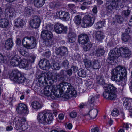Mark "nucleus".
<instances>
[{
    "mask_svg": "<svg viewBox=\"0 0 132 132\" xmlns=\"http://www.w3.org/2000/svg\"><path fill=\"white\" fill-rule=\"evenodd\" d=\"M69 64L68 61L65 60L62 63V66L65 69L68 68V67Z\"/></svg>",
    "mask_w": 132,
    "mask_h": 132,
    "instance_id": "nucleus-48",
    "label": "nucleus"
},
{
    "mask_svg": "<svg viewBox=\"0 0 132 132\" xmlns=\"http://www.w3.org/2000/svg\"><path fill=\"white\" fill-rule=\"evenodd\" d=\"M67 74L69 76H71L72 73V71L71 69L67 70L65 71Z\"/></svg>",
    "mask_w": 132,
    "mask_h": 132,
    "instance_id": "nucleus-52",
    "label": "nucleus"
},
{
    "mask_svg": "<svg viewBox=\"0 0 132 132\" xmlns=\"http://www.w3.org/2000/svg\"><path fill=\"white\" fill-rule=\"evenodd\" d=\"M72 71H73V72L75 73L78 70V68L76 66H72L71 68Z\"/></svg>",
    "mask_w": 132,
    "mask_h": 132,
    "instance_id": "nucleus-51",
    "label": "nucleus"
},
{
    "mask_svg": "<svg viewBox=\"0 0 132 132\" xmlns=\"http://www.w3.org/2000/svg\"><path fill=\"white\" fill-rule=\"evenodd\" d=\"M89 39L88 36L86 34H81L78 36V42L79 44H84L87 43Z\"/></svg>",
    "mask_w": 132,
    "mask_h": 132,
    "instance_id": "nucleus-19",
    "label": "nucleus"
},
{
    "mask_svg": "<svg viewBox=\"0 0 132 132\" xmlns=\"http://www.w3.org/2000/svg\"><path fill=\"white\" fill-rule=\"evenodd\" d=\"M48 78L47 73L45 72L42 73L40 75L38 76V81L43 84L45 83L47 84L48 81H47V78Z\"/></svg>",
    "mask_w": 132,
    "mask_h": 132,
    "instance_id": "nucleus-20",
    "label": "nucleus"
},
{
    "mask_svg": "<svg viewBox=\"0 0 132 132\" xmlns=\"http://www.w3.org/2000/svg\"><path fill=\"white\" fill-rule=\"evenodd\" d=\"M124 106L127 109L132 110V99L127 98L123 102Z\"/></svg>",
    "mask_w": 132,
    "mask_h": 132,
    "instance_id": "nucleus-21",
    "label": "nucleus"
},
{
    "mask_svg": "<svg viewBox=\"0 0 132 132\" xmlns=\"http://www.w3.org/2000/svg\"><path fill=\"white\" fill-rule=\"evenodd\" d=\"M85 63V67L87 68H90L92 66L91 62L90 61L87 59H85L83 60Z\"/></svg>",
    "mask_w": 132,
    "mask_h": 132,
    "instance_id": "nucleus-36",
    "label": "nucleus"
},
{
    "mask_svg": "<svg viewBox=\"0 0 132 132\" xmlns=\"http://www.w3.org/2000/svg\"><path fill=\"white\" fill-rule=\"evenodd\" d=\"M31 105L33 108L37 110L41 108L42 107L41 104L36 101H35L32 102L31 104Z\"/></svg>",
    "mask_w": 132,
    "mask_h": 132,
    "instance_id": "nucleus-28",
    "label": "nucleus"
},
{
    "mask_svg": "<svg viewBox=\"0 0 132 132\" xmlns=\"http://www.w3.org/2000/svg\"><path fill=\"white\" fill-rule=\"evenodd\" d=\"M53 36V34L50 31L44 30L42 31L41 37L44 40L46 44L49 45H51L52 44Z\"/></svg>",
    "mask_w": 132,
    "mask_h": 132,
    "instance_id": "nucleus-10",
    "label": "nucleus"
},
{
    "mask_svg": "<svg viewBox=\"0 0 132 132\" xmlns=\"http://www.w3.org/2000/svg\"><path fill=\"white\" fill-rule=\"evenodd\" d=\"M123 20V18L120 15H117L116 16V21L120 24L122 23Z\"/></svg>",
    "mask_w": 132,
    "mask_h": 132,
    "instance_id": "nucleus-40",
    "label": "nucleus"
},
{
    "mask_svg": "<svg viewBox=\"0 0 132 132\" xmlns=\"http://www.w3.org/2000/svg\"><path fill=\"white\" fill-rule=\"evenodd\" d=\"M96 16L95 14L94 15L91 14V15L85 16L83 18L82 26L83 27L86 28L92 26L94 23L95 19Z\"/></svg>",
    "mask_w": 132,
    "mask_h": 132,
    "instance_id": "nucleus-9",
    "label": "nucleus"
},
{
    "mask_svg": "<svg viewBox=\"0 0 132 132\" xmlns=\"http://www.w3.org/2000/svg\"><path fill=\"white\" fill-rule=\"evenodd\" d=\"M80 57V55L77 53L75 54L74 57L76 60H79V59Z\"/></svg>",
    "mask_w": 132,
    "mask_h": 132,
    "instance_id": "nucleus-62",
    "label": "nucleus"
},
{
    "mask_svg": "<svg viewBox=\"0 0 132 132\" xmlns=\"http://www.w3.org/2000/svg\"><path fill=\"white\" fill-rule=\"evenodd\" d=\"M40 68L43 70H48L50 67V64L47 60L44 59H41L38 63Z\"/></svg>",
    "mask_w": 132,
    "mask_h": 132,
    "instance_id": "nucleus-13",
    "label": "nucleus"
},
{
    "mask_svg": "<svg viewBox=\"0 0 132 132\" xmlns=\"http://www.w3.org/2000/svg\"><path fill=\"white\" fill-rule=\"evenodd\" d=\"M78 75L80 77H85L86 76V73L85 71L82 68L79 69L77 72Z\"/></svg>",
    "mask_w": 132,
    "mask_h": 132,
    "instance_id": "nucleus-31",
    "label": "nucleus"
},
{
    "mask_svg": "<svg viewBox=\"0 0 132 132\" xmlns=\"http://www.w3.org/2000/svg\"><path fill=\"white\" fill-rule=\"evenodd\" d=\"M92 11L94 13V15L95 14L96 15V13L97 11V7L96 6L94 7L92 9Z\"/></svg>",
    "mask_w": 132,
    "mask_h": 132,
    "instance_id": "nucleus-56",
    "label": "nucleus"
},
{
    "mask_svg": "<svg viewBox=\"0 0 132 132\" xmlns=\"http://www.w3.org/2000/svg\"><path fill=\"white\" fill-rule=\"evenodd\" d=\"M105 91L103 94L104 97L106 99L114 100L116 98V88L113 84L107 85L105 86Z\"/></svg>",
    "mask_w": 132,
    "mask_h": 132,
    "instance_id": "nucleus-4",
    "label": "nucleus"
},
{
    "mask_svg": "<svg viewBox=\"0 0 132 132\" xmlns=\"http://www.w3.org/2000/svg\"><path fill=\"white\" fill-rule=\"evenodd\" d=\"M57 16L63 21L68 20L70 17V15L68 13L64 11H60L56 13Z\"/></svg>",
    "mask_w": 132,
    "mask_h": 132,
    "instance_id": "nucleus-18",
    "label": "nucleus"
},
{
    "mask_svg": "<svg viewBox=\"0 0 132 132\" xmlns=\"http://www.w3.org/2000/svg\"><path fill=\"white\" fill-rule=\"evenodd\" d=\"M16 126H18V128L17 129H22V130H25L28 128L27 124H16Z\"/></svg>",
    "mask_w": 132,
    "mask_h": 132,
    "instance_id": "nucleus-39",
    "label": "nucleus"
},
{
    "mask_svg": "<svg viewBox=\"0 0 132 132\" xmlns=\"http://www.w3.org/2000/svg\"><path fill=\"white\" fill-rule=\"evenodd\" d=\"M27 52L22 48H20L16 50L14 52L15 55L11 60L10 64L13 66H19L21 61V55L26 56Z\"/></svg>",
    "mask_w": 132,
    "mask_h": 132,
    "instance_id": "nucleus-5",
    "label": "nucleus"
},
{
    "mask_svg": "<svg viewBox=\"0 0 132 132\" xmlns=\"http://www.w3.org/2000/svg\"><path fill=\"white\" fill-rule=\"evenodd\" d=\"M59 77L61 80L63 81H64L66 79L67 75H65L64 76H61Z\"/></svg>",
    "mask_w": 132,
    "mask_h": 132,
    "instance_id": "nucleus-57",
    "label": "nucleus"
},
{
    "mask_svg": "<svg viewBox=\"0 0 132 132\" xmlns=\"http://www.w3.org/2000/svg\"><path fill=\"white\" fill-rule=\"evenodd\" d=\"M119 114V111L116 108L114 109L112 111L111 114L114 116H117Z\"/></svg>",
    "mask_w": 132,
    "mask_h": 132,
    "instance_id": "nucleus-46",
    "label": "nucleus"
},
{
    "mask_svg": "<svg viewBox=\"0 0 132 132\" xmlns=\"http://www.w3.org/2000/svg\"><path fill=\"white\" fill-rule=\"evenodd\" d=\"M46 27L47 30L50 31L53 29L52 25L50 24L47 25Z\"/></svg>",
    "mask_w": 132,
    "mask_h": 132,
    "instance_id": "nucleus-55",
    "label": "nucleus"
},
{
    "mask_svg": "<svg viewBox=\"0 0 132 132\" xmlns=\"http://www.w3.org/2000/svg\"><path fill=\"white\" fill-rule=\"evenodd\" d=\"M41 20L40 16H35L29 22V24L31 27L34 28L36 29L40 26Z\"/></svg>",
    "mask_w": 132,
    "mask_h": 132,
    "instance_id": "nucleus-12",
    "label": "nucleus"
},
{
    "mask_svg": "<svg viewBox=\"0 0 132 132\" xmlns=\"http://www.w3.org/2000/svg\"><path fill=\"white\" fill-rule=\"evenodd\" d=\"M131 55V51L127 47L115 48L110 51L108 59L111 61L117 58L120 56L124 58L129 59Z\"/></svg>",
    "mask_w": 132,
    "mask_h": 132,
    "instance_id": "nucleus-3",
    "label": "nucleus"
},
{
    "mask_svg": "<svg viewBox=\"0 0 132 132\" xmlns=\"http://www.w3.org/2000/svg\"><path fill=\"white\" fill-rule=\"evenodd\" d=\"M53 68L56 70H58L60 68V66L59 64L57 63H53Z\"/></svg>",
    "mask_w": 132,
    "mask_h": 132,
    "instance_id": "nucleus-50",
    "label": "nucleus"
},
{
    "mask_svg": "<svg viewBox=\"0 0 132 132\" xmlns=\"http://www.w3.org/2000/svg\"><path fill=\"white\" fill-rule=\"evenodd\" d=\"M24 24V21L21 18H18L15 20L14 25L18 28L22 27Z\"/></svg>",
    "mask_w": 132,
    "mask_h": 132,
    "instance_id": "nucleus-23",
    "label": "nucleus"
},
{
    "mask_svg": "<svg viewBox=\"0 0 132 132\" xmlns=\"http://www.w3.org/2000/svg\"><path fill=\"white\" fill-rule=\"evenodd\" d=\"M68 7L70 9H72L75 7V5L73 4H69L68 5Z\"/></svg>",
    "mask_w": 132,
    "mask_h": 132,
    "instance_id": "nucleus-63",
    "label": "nucleus"
},
{
    "mask_svg": "<svg viewBox=\"0 0 132 132\" xmlns=\"http://www.w3.org/2000/svg\"><path fill=\"white\" fill-rule=\"evenodd\" d=\"M5 15L6 18L10 19H13L15 16V13L13 8H10L9 9H6L5 10Z\"/></svg>",
    "mask_w": 132,
    "mask_h": 132,
    "instance_id": "nucleus-17",
    "label": "nucleus"
},
{
    "mask_svg": "<svg viewBox=\"0 0 132 132\" xmlns=\"http://www.w3.org/2000/svg\"><path fill=\"white\" fill-rule=\"evenodd\" d=\"M49 5V7L50 8L53 9L55 8L58 6L57 2L54 1L50 2Z\"/></svg>",
    "mask_w": 132,
    "mask_h": 132,
    "instance_id": "nucleus-45",
    "label": "nucleus"
},
{
    "mask_svg": "<svg viewBox=\"0 0 132 132\" xmlns=\"http://www.w3.org/2000/svg\"><path fill=\"white\" fill-rule=\"evenodd\" d=\"M37 119L39 122L42 123L50 124L52 123L53 120L52 114L48 112L45 113H39Z\"/></svg>",
    "mask_w": 132,
    "mask_h": 132,
    "instance_id": "nucleus-8",
    "label": "nucleus"
},
{
    "mask_svg": "<svg viewBox=\"0 0 132 132\" xmlns=\"http://www.w3.org/2000/svg\"><path fill=\"white\" fill-rule=\"evenodd\" d=\"M130 12V10L127 9V10H123L121 12V14L122 16L127 17L129 15Z\"/></svg>",
    "mask_w": 132,
    "mask_h": 132,
    "instance_id": "nucleus-41",
    "label": "nucleus"
},
{
    "mask_svg": "<svg viewBox=\"0 0 132 132\" xmlns=\"http://www.w3.org/2000/svg\"><path fill=\"white\" fill-rule=\"evenodd\" d=\"M70 115L71 117L75 118L77 116V113L76 112L72 111L70 113Z\"/></svg>",
    "mask_w": 132,
    "mask_h": 132,
    "instance_id": "nucleus-53",
    "label": "nucleus"
},
{
    "mask_svg": "<svg viewBox=\"0 0 132 132\" xmlns=\"http://www.w3.org/2000/svg\"><path fill=\"white\" fill-rule=\"evenodd\" d=\"M126 74L125 68L122 66L117 67L111 71V79L113 81L120 82L119 88L121 92L123 90L126 84L125 82L122 81Z\"/></svg>",
    "mask_w": 132,
    "mask_h": 132,
    "instance_id": "nucleus-2",
    "label": "nucleus"
},
{
    "mask_svg": "<svg viewBox=\"0 0 132 132\" xmlns=\"http://www.w3.org/2000/svg\"><path fill=\"white\" fill-rule=\"evenodd\" d=\"M99 131V129L98 128L96 127L94 129H91L92 132H98Z\"/></svg>",
    "mask_w": 132,
    "mask_h": 132,
    "instance_id": "nucleus-59",
    "label": "nucleus"
},
{
    "mask_svg": "<svg viewBox=\"0 0 132 132\" xmlns=\"http://www.w3.org/2000/svg\"><path fill=\"white\" fill-rule=\"evenodd\" d=\"M51 53L49 51L45 52V55L47 58L49 57Z\"/></svg>",
    "mask_w": 132,
    "mask_h": 132,
    "instance_id": "nucleus-58",
    "label": "nucleus"
},
{
    "mask_svg": "<svg viewBox=\"0 0 132 132\" xmlns=\"http://www.w3.org/2000/svg\"><path fill=\"white\" fill-rule=\"evenodd\" d=\"M45 1L46 0H34V5L37 7H41L45 3Z\"/></svg>",
    "mask_w": 132,
    "mask_h": 132,
    "instance_id": "nucleus-26",
    "label": "nucleus"
},
{
    "mask_svg": "<svg viewBox=\"0 0 132 132\" xmlns=\"http://www.w3.org/2000/svg\"><path fill=\"white\" fill-rule=\"evenodd\" d=\"M73 21L76 24L78 25L80 24L81 21V16L79 15L75 16L74 18Z\"/></svg>",
    "mask_w": 132,
    "mask_h": 132,
    "instance_id": "nucleus-34",
    "label": "nucleus"
},
{
    "mask_svg": "<svg viewBox=\"0 0 132 132\" xmlns=\"http://www.w3.org/2000/svg\"><path fill=\"white\" fill-rule=\"evenodd\" d=\"M13 129L12 127L11 126H9L7 127L6 128V130L7 131H10Z\"/></svg>",
    "mask_w": 132,
    "mask_h": 132,
    "instance_id": "nucleus-60",
    "label": "nucleus"
},
{
    "mask_svg": "<svg viewBox=\"0 0 132 132\" xmlns=\"http://www.w3.org/2000/svg\"><path fill=\"white\" fill-rule=\"evenodd\" d=\"M105 22L103 21H99L98 22L97 25L99 29L103 27V26H104V24H105Z\"/></svg>",
    "mask_w": 132,
    "mask_h": 132,
    "instance_id": "nucleus-49",
    "label": "nucleus"
},
{
    "mask_svg": "<svg viewBox=\"0 0 132 132\" xmlns=\"http://www.w3.org/2000/svg\"><path fill=\"white\" fill-rule=\"evenodd\" d=\"M16 111L19 114L24 113L27 114L29 112L28 108L27 106L22 103L19 104L16 109Z\"/></svg>",
    "mask_w": 132,
    "mask_h": 132,
    "instance_id": "nucleus-14",
    "label": "nucleus"
},
{
    "mask_svg": "<svg viewBox=\"0 0 132 132\" xmlns=\"http://www.w3.org/2000/svg\"><path fill=\"white\" fill-rule=\"evenodd\" d=\"M95 37L98 40H102L104 37L103 32L101 31H97L95 34Z\"/></svg>",
    "mask_w": 132,
    "mask_h": 132,
    "instance_id": "nucleus-29",
    "label": "nucleus"
},
{
    "mask_svg": "<svg viewBox=\"0 0 132 132\" xmlns=\"http://www.w3.org/2000/svg\"><path fill=\"white\" fill-rule=\"evenodd\" d=\"M98 97V96H91L90 98L89 99L88 102L90 104H94L96 99Z\"/></svg>",
    "mask_w": 132,
    "mask_h": 132,
    "instance_id": "nucleus-37",
    "label": "nucleus"
},
{
    "mask_svg": "<svg viewBox=\"0 0 132 132\" xmlns=\"http://www.w3.org/2000/svg\"><path fill=\"white\" fill-rule=\"evenodd\" d=\"M24 11L26 14L30 15L32 12L31 8L30 7H26L24 10Z\"/></svg>",
    "mask_w": 132,
    "mask_h": 132,
    "instance_id": "nucleus-44",
    "label": "nucleus"
},
{
    "mask_svg": "<svg viewBox=\"0 0 132 132\" xmlns=\"http://www.w3.org/2000/svg\"><path fill=\"white\" fill-rule=\"evenodd\" d=\"M64 70H61L60 72L59 73V76H63L64 75Z\"/></svg>",
    "mask_w": 132,
    "mask_h": 132,
    "instance_id": "nucleus-61",
    "label": "nucleus"
},
{
    "mask_svg": "<svg viewBox=\"0 0 132 132\" xmlns=\"http://www.w3.org/2000/svg\"><path fill=\"white\" fill-rule=\"evenodd\" d=\"M96 52L98 56H100L104 54L105 50L103 48H100L97 49L96 50Z\"/></svg>",
    "mask_w": 132,
    "mask_h": 132,
    "instance_id": "nucleus-32",
    "label": "nucleus"
},
{
    "mask_svg": "<svg viewBox=\"0 0 132 132\" xmlns=\"http://www.w3.org/2000/svg\"><path fill=\"white\" fill-rule=\"evenodd\" d=\"M85 84L87 89H89L92 88L93 83L92 81L88 80L86 81Z\"/></svg>",
    "mask_w": 132,
    "mask_h": 132,
    "instance_id": "nucleus-42",
    "label": "nucleus"
},
{
    "mask_svg": "<svg viewBox=\"0 0 132 132\" xmlns=\"http://www.w3.org/2000/svg\"><path fill=\"white\" fill-rule=\"evenodd\" d=\"M33 89L34 90L38 91L40 90V87L38 86V84H36L35 86H33Z\"/></svg>",
    "mask_w": 132,
    "mask_h": 132,
    "instance_id": "nucleus-54",
    "label": "nucleus"
},
{
    "mask_svg": "<svg viewBox=\"0 0 132 132\" xmlns=\"http://www.w3.org/2000/svg\"><path fill=\"white\" fill-rule=\"evenodd\" d=\"M91 111V115L90 116L91 118L93 119L95 118L97 116L98 112L97 109H94L90 110L89 113Z\"/></svg>",
    "mask_w": 132,
    "mask_h": 132,
    "instance_id": "nucleus-33",
    "label": "nucleus"
},
{
    "mask_svg": "<svg viewBox=\"0 0 132 132\" xmlns=\"http://www.w3.org/2000/svg\"><path fill=\"white\" fill-rule=\"evenodd\" d=\"M44 94L47 96H50L52 99H55L56 97H59L60 94L62 96L63 93H65L64 97L67 99L70 98L73 96H75L77 92L73 87L70 83L63 82L59 85L52 87V89L50 86L45 87L44 90Z\"/></svg>",
    "mask_w": 132,
    "mask_h": 132,
    "instance_id": "nucleus-1",
    "label": "nucleus"
},
{
    "mask_svg": "<svg viewBox=\"0 0 132 132\" xmlns=\"http://www.w3.org/2000/svg\"><path fill=\"white\" fill-rule=\"evenodd\" d=\"M6 59V57L4 56L2 54L0 53V64L4 63Z\"/></svg>",
    "mask_w": 132,
    "mask_h": 132,
    "instance_id": "nucleus-47",
    "label": "nucleus"
},
{
    "mask_svg": "<svg viewBox=\"0 0 132 132\" xmlns=\"http://www.w3.org/2000/svg\"><path fill=\"white\" fill-rule=\"evenodd\" d=\"M9 24L8 20L5 19H0V27L2 28H5L7 27Z\"/></svg>",
    "mask_w": 132,
    "mask_h": 132,
    "instance_id": "nucleus-27",
    "label": "nucleus"
},
{
    "mask_svg": "<svg viewBox=\"0 0 132 132\" xmlns=\"http://www.w3.org/2000/svg\"><path fill=\"white\" fill-rule=\"evenodd\" d=\"M37 42L33 36H26L22 40L23 46L27 49H32L36 47Z\"/></svg>",
    "mask_w": 132,
    "mask_h": 132,
    "instance_id": "nucleus-7",
    "label": "nucleus"
},
{
    "mask_svg": "<svg viewBox=\"0 0 132 132\" xmlns=\"http://www.w3.org/2000/svg\"><path fill=\"white\" fill-rule=\"evenodd\" d=\"M35 58V56H31L30 57V60L31 61V62H34Z\"/></svg>",
    "mask_w": 132,
    "mask_h": 132,
    "instance_id": "nucleus-64",
    "label": "nucleus"
},
{
    "mask_svg": "<svg viewBox=\"0 0 132 132\" xmlns=\"http://www.w3.org/2000/svg\"><path fill=\"white\" fill-rule=\"evenodd\" d=\"M68 41L70 43L74 42L76 40V35L73 32L70 31L68 34Z\"/></svg>",
    "mask_w": 132,
    "mask_h": 132,
    "instance_id": "nucleus-22",
    "label": "nucleus"
},
{
    "mask_svg": "<svg viewBox=\"0 0 132 132\" xmlns=\"http://www.w3.org/2000/svg\"><path fill=\"white\" fill-rule=\"evenodd\" d=\"M13 45L12 39L10 38L6 41L5 45V48L7 50H9L12 48Z\"/></svg>",
    "mask_w": 132,
    "mask_h": 132,
    "instance_id": "nucleus-24",
    "label": "nucleus"
},
{
    "mask_svg": "<svg viewBox=\"0 0 132 132\" xmlns=\"http://www.w3.org/2000/svg\"><path fill=\"white\" fill-rule=\"evenodd\" d=\"M9 77L12 81L18 84L23 83L26 80L24 76L22 75L18 70H15L12 71L10 74Z\"/></svg>",
    "mask_w": 132,
    "mask_h": 132,
    "instance_id": "nucleus-6",
    "label": "nucleus"
},
{
    "mask_svg": "<svg viewBox=\"0 0 132 132\" xmlns=\"http://www.w3.org/2000/svg\"><path fill=\"white\" fill-rule=\"evenodd\" d=\"M96 81L100 85H103L105 83V80L101 75L97 76L96 79Z\"/></svg>",
    "mask_w": 132,
    "mask_h": 132,
    "instance_id": "nucleus-30",
    "label": "nucleus"
},
{
    "mask_svg": "<svg viewBox=\"0 0 132 132\" xmlns=\"http://www.w3.org/2000/svg\"><path fill=\"white\" fill-rule=\"evenodd\" d=\"M55 52L57 55H60L61 56L65 55L68 53L67 48L64 46L56 47Z\"/></svg>",
    "mask_w": 132,
    "mask_h": 132,
    "instance_id": "nucleus-15",
    "label": "nucleus"
},
{
    "mask_svg": "<svg viewBox=\"0 0 132 132\" xmlns=\"http://www.w3.org/2000/svg\"><path fill=\"white\" fill-rule=\"evenodd\" d=\"M130 38V36L128 34L124 33L122 34V40L127 42Z\"/></svg>",
    "mask_w": 132,
    "mask_h": 132,
    "instance_id": "nucleus-38",
    "label": "nucleus"
},
{
    "mask_svg": "<svg viewBox=\"0 0 132 132\" xmlns=\"http://www.w3.org/2000/svg\"><path fill=\"white\" fill-rule=\"evenodd\" d=\"M29 62L26 59H21V61L20 62L19 64V67L20 68H28L29 66Z\"/></svg>",
    "mask_w": 132,
    "mask_h": 132,
    "instance_id": "nucleus-25",
    "label": "nucleus"
},
{
    "mask_svg": "<svg viewBox=\"0 0 132 132\" xmlns=\"http://www.w3.org/2000/svg\"><path fill=\"white\" fill-rule=\"evenodd\" d=\"M99 62L97 60H95L93 62V69H97L100 68Z\"/></svg>",
    "mask_w": 132,
    "mask_h": 132,
    "instance_id": "nucleus-35",
    "label": "nucleus"
},
{
    "mask_svg": "<svg viewBox=\"0 0 132 132\" xmlns=\"http://www.w3.org/2000/svg\"><path fill=\"white\" fill-rule=\"evenodd\" d=\"M48 78H47V81H48L47 84L49 83L50 85L53 84L54 82H56L57 81V75L53 74L51 72H47Z\"/></svg>",
    "mask_w": 132,
    "mask_h": 132,
    "instance_id": "nucleus-16",
    "label": "nucleus"
},
{
    "mask_svg": "<svg viewBox=\"0 0 132 132\" xmlns=\"http://www.w3.org/2000/svg\"><path fill=\"white\" fill-rule=\"evenodd\" d=\"M54 28L55 32L57 34L67 33V27L60 23H56L54 25Z\"/></svg>",
    "mask_w": 132,
    "mask_h": 132,
    "instance_id": "nucleus-11",
    "label": "nucleus"
},
{
    "mask_svg": "<svg viewBox=\"0 0 132 132\" xmlns=\"http://www.w3.org/2000/svg\"><path fill=\"white\" fill-rule=\"evenodd\" d=\"M92 46V44L90 42L87 43L85 45L84 47V49L85 51H88L91 47Z\"/></svg>",
    "mask_w": 132,
    "mask_h": 132,
    "instance_id": "nucleus-43",
    "label": "nucleus"
}]
</instances>
